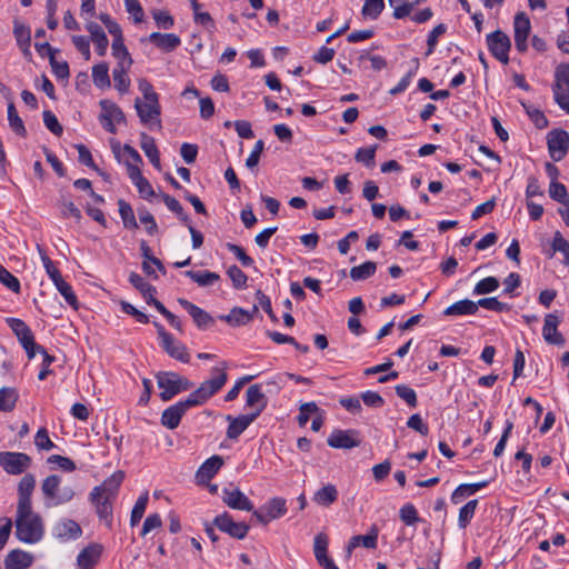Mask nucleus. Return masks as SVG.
Returning <instances> with one entry per match:
<instances>
[{"label": "nucleus", "instance_id": "nucleus-13", "mask_svg": "<svg viewBox=\"0 0 569 569\" xmlns=\"http://www.w3.org/2000/svg\"><path fill=\"white\" fill-rule=\"evenodd\" d=\"M179 305L188 311L193 322L200 330L208 329L214 325V319L203 309L184 298L178 299Z\"/></svg>", "mask_w": 569, "mask_h": 569}, {"label": "nucleus", "instance_id": "nucleus-33", "mask_svg": "<svg viewBox=\"0 0 569 569\" xmlns=\"http://www.w3.org/2000/svg\"><path fill=\"white\" fill-rule=\"evenodd\" d=\"M477 313V305L469 299L459 300L445 309L446 316H468Z\"/></svg>", "mask_w": 569, "mask_h": 569}, {"label": "nucleus", "instance_id": "nucleus-9", "mask_svg": "<svg viewBox=\"0 0 569 569\" xmlns=\"http://www.w3.org/2000/svg\"><path fill=\"white\" fill-rule=\"evenodd\" d=\"M547 144L553 161H561L569 150V133L562 129L551 130L547 136Z\"/></svg>", "mask_w": 569, "mask_h": 569}, {"label": "nucleus", "instance_id": "nucleus-52", "mask_svg": "<svg viewBox=\"0 0 569 569\" xmlns=\"http://www.w3.org/2000/svg\"><path fill=\"white\" fill-rule=\"evenodd\" d=\"M111 48L113 57L119 61H124V64L132 66L133 61L123 43V38L113 39Z\"/></svg>", "mask_w": 569, "mask_h": 569}, {"label": "nucleus", "instance_id": "nucleus-46", "mask_svg": "<svg viewBox=\"0 0 569 569\" xmlns=\"http://www.w3.org/2000/svg\"><path fill=\"white\" fill-rule=\"evenodd\" d=\"M61 478L57 475L48 476L41 483V490L47 500L52 501L59 491Z\"/></svg>", "mask_w": 569, "mask_h": 569}, {"label": "nucleus", "instance_id": "nucleus-35", "mask_svg": "<svg viewBox=\"0 0 569 569\" xmlns=\"http://www.w3.org/2000/svg\"><path fill=\"white\" fill-rule=\"evenodd\" d=\"M220 319L233 327L244 326L252 320V313L242 309L233 308L228 315L220 316Z\"/></svg>", "mask_w": 569, "mask_h": 569}, {"label": "nucleus", "instance_id": "nucleus-31", "mask_svg": "<svg viewBox=\"0 0 569 569\" xmlns=\"http://www.w3.org/2000/svg\"><path fill=\"white\" fill-rule=\"evenodd\" d=\"M7 323L14 332L21 345L28 343L31 346V339H34V337L24 321L17 318H8Z\"/></svg>", "mask_w": 569, "mask_h": 569}, {"label": "nucleus", "instance_id": "nucleus-44", "mask_svg": "<svg viewBox=\"0 0 569 569\" xmlns=\"http://www.w3.org/2000/svg\"><path fill=\"white\" fill-rule=\"evenodd\" d=\"M129 281L136 289H138L142 293L146 300L152 299V296H154L156 288L148 283L147 281H144V279L137 272L130 273Z\"/></svg>", "mask_w": 569, "mask_h": 569}, {"label": "nucleus", "instance_id": "nucleus-40", "mask_svg": "<svg viewBox=\"0 0 569 569\" xmlns=\"http://www.w3.org/2000/svg\"><path fill=\"white\" fill-rule=\"evenodd\" d=\"M263 510H267L269 516L274 520L286 515L287 502L284 498L274 497L263 505Z\"/></svg>", "mask_w": 569, "mask_h": 569}, {"label": "nucleus", "instance_id": "nucleus-7", "mask_svg": "<svg viewBox=\"0 0 569 569\" xmlns=\"http://www.w3.org/2000/svg\"><path fill=\"white\" fill-rule=\"evenodd\" d=\"M99 104L102 110L99 117L102 127L108 132L116 133V123H126V116L123 111L110 100H101Z\"/></svg>", "mask_w": 569, "mask_h": 569}, {"label": "nucleus", "instance_id": "nucleus-57", "mask_svg": "<svg viewBox=\"0 0 569 569\" xmlns=\"http://www.w3.org/2000/svg\"><path fill=\"white\" fill-rule=\"evenodd\" d=\"M227 273L234 288L242 289L247 286L248 277L238 266H230Z\"/></svg>", "mask_w": 569, "mask_h": 569}, {"label": "nucleus", "instance_id": "nucleus-53", "mask_svg": "<svg viewBox=\"0 0 569 569\" xmlns=\"http://www.w3.org/2000/svg\"><path fill=\"white\" fill-rule=\"evenodd\" d=\"M0 283H2L4 287H7L9 290H11L14 293H19L21 290L19 279L1 264H0Z\"/></svg>", "mask_w": 569, "mask_h": 569}, {"label": "nucleus", "instance_id": "nucleus-25", "mask_svg": "<svg viewBox=\"0 0 569 569\" xmlns=\"http://www.w3.org/2000/svg\"><path fill=\"white\" fill-rule=\"evenodd\" d=\"M33 562V556L30 552L14 549L10 551L4 559L6 569H27Z\"/></svg>", "mask_w": 569, "mask_h": 569}, {"label": "nucleus", "instance_id": "nucleus-16", "mask_svg": "<svg viewBox=\"0 0 569 569\" xmlns=\"http://www.w3.org/2000/svg\"><path fill=\"white\" fill-rule=\"evenodd\" d=\"M163 342L160 343L163 350L173 359L188 363L190 361V355L187 347L177 341L169 332H163Z\"/></svg>", "mask_w": 569, "mask_h": 569}, {"label": "nucleus", "instance_id": "nucleus-14", "mask_svg": "<svg viewBox=\"0 0 569 569\" xmlns=\"http://www.w3.org/2000/svg\"><path fill=\"white\" fill-rule=\"evenodd\" d=\"M560 318L555 313H548L545 317V323L542 327V336L547 343L555 346H563L566 340L561 332L558 331L560 325Z\"/></svg>", "mask_w": 569, "mask_h": 569}, {"label": "nucleus", "instance_id": "nucleus-39", "mask_svg": "<svg viewBox=\"0 0 569 569\" xmlns=\"http://www.w3.org/2000/svg\"><path fill=\"white\" fill-rule=\"evenodd\" d=\"M184 276L190 278L192 281L198 283L201 287L211 286L220 279V276L212 271H193L188 270L184 272Z\"/></svg>", "mask_w": 569, "mask_h": 569}, {"label": "nucleus", "instance_id": "nucleus-60", "mask_svg": "<svg viewBox=\"0 0 569 569\" xmlns=\"http://www.w3.org/2000/svg\"><path fill=\"white\" fill-rule=\"evenodd\" d=\"M43 122L47 129L54 136L60 137L62 134L63 128L50 110L43 111Z\"/></svg>", "mask_w": 569, "mask_h": 569}, {"label": "nucleus", "instance_id": "nucleus-17", "mask_svg": "<svg viewBox=\"0 0 569 569\" xmlns=\"http://www.w3.org/2000/svg\"><path fill=\"white\" fill-rule=\"evenodd\" d=\"M102 551L103 547L100 543H90L83 548L77 557V565L79 569H94L100 560Z\"/></svg>", "mask_w": 569, "mask_h": 569}, {"label": "nucleus", "instance_id": "nucleus-54", "mask_svg": "<svg viewBox=\"0 0 569 569\" xmlns=\"http://www.w3.org/2000/svg\"><path fill=\"white\" fill-rule=\"evenodd\" d=\"M477 310L479 307H482L488 310L497 311V312H505L510 310V306L499 301L497 298H481L477 302Z\"/></svg>", "mask_w": 569, "mask_h": 569}, {"label": "nucleus", "instance_id": "nucleus-27", "mask_svg": "<svg viewBox=\"0 0 569 569\" xmlns=\"http://www.w3.org/2000/svg\"><path fill=\"white\" fill-rule=\"evenodd\" d=\"M140 147L146 157L157 170H161L160 154L156 141L149 134L142 132L140 134Z\"/></svg>", "mask_w": 569, "mask_h": 569}, {"label": "nucleus", "instance_id": "nucleus-61", "mask_svg": "<svg viewBox=\"0 0 569 569\" xmlns=\"http://www.w3.org/2000/svg\"><path fill=\"white\" fill-rule=\"evenodd\" d=\"M13 34L19 47L31 42L30 29L18 21H14Z\"/></svg>", "mask_w": 569, "mask_h": 569}, {"label": "nucleus", "instance_id": "nucleus-58", "mask_svg": "<svg viewBox=\"0 0 569 569\" xmlns=\"http://www.w3.org/2000/svg\"><path fill=\"white\" fill-rule=\"evenodd\" d=\"M401 521L407 526H412L420 520L418 511L412 503L402 506L399 512Z\"/></svg>", "mask_w": 569, "mask_h": 569}, {"label": "nucleus", "instance_id": "nucleus-30", "mask_svg": "<svg viewBox=\"0 0 569 569\" xmlns=\"http://www.w3.org/2000/svg\"><path fill=\"white\" fill-rule=\"evenodd\" d=\"M131 66L124 64V61H119L117 67L112 71V77L114 81V88L120 93L128 92L130 88V79L128 77V70Z\"/></svg>", "mask_w": 569, "mask_h": 569}, {"label": "nucleus", "instance_id": "nucleus-3", "mask_svg": "<svg viewBox=\"0 0 569 569\" xmlns=\"http://www.w3.org/2000/svg\"><path fill=\"white\" fill-rule=\"evenodd\" d=\"M156 378L158 387L161 389L160 398L163 401H169L176 395L188 391L193 387L189 379L173 371H161Z\"/></svg>", "mask_w": 569, "mask_h": 569}, {"label": "nucleus", "instance_id": "nucleus-41", "mask_svg": "<svg viewBox=\"0 0 569 569\" xmlns=\"http://www.w3.org/2000/svg\"><path fill=\"white\" fill-rule=\"evenodd\" d=\"M18 392L14 388L3 387L0 389V411L9 412L16 407Z\"/></svg>", "mask_w": 569, "mask_h": 569}, {"label": "nucleus", "instance_id": "nucleus-38", "mask_svg": "<svg viewBox=\"0 0 569 569\" xmlns=\"http://www.w3.org/2000/svg\"><path fill=\"white\" fill-rule=\"evenodd\" d=\"M377 533L373 535H365V536H353L346 548L347 556L350 557L353 549L359 547L360 545L368 549H373L377 547Z\"/></svg>", "mask_w": 569, "mask_h": 569}, {"label": "nucleus", "instance_id": "nucleus-29", "mask_svg": "<svg viewBox=\"0 0 569 569\" xmlns=\"http://www.w3.org/2000/svg\"><path fill=\"white\" fill-rule=\"evenodd\" d=\"M352 431L336 430L328 438L331 448L351 449L359 446V441L352 438Z\"/></svg>", "mask_w": 569, "mask_h": 569}, {"label": "nucleus", "instance_id": "nucleus-45", "mask_svg": "<svg viewBox=\"0 0 569 569\" xmlns=\"http://www.w3.org/2000/svg\"><path fill=\"white\" fill-rule=\"evenodd\" d=\"M377 264L372 261H367L360 266L353 267L350 270V277L355 281H361L375 274Z\"/></svg>", "mask_w": 569, "mask_h": 569}, {"label": "nucleus", "instance_id": "nucleus-18", "mask_svg": "<svg viewBox=\"0 0 569 569\" xmlns=\"http://www.w3.org/2000/svg\"><path fill=\"white\" fill-rule=\"evenodd\" d=\"M223 502L236 510L251 511L253 510V503L249 498L238 488L223 489Z\"/></svg>", "mask_w": 569, "mask_h": 569}, {"label": "nucleus", "instance_id": "nucleus-55", "mask_svg": "<svg viewBox=\"0 0 569 569\" xmlns=\"http://www.w3.org/2000/svg\"><path fill=\"white\" fill-rule=\"evenodd\" d=\"M499 288V281L496 277H487L480 280L473 289L475 295H487Z\"/></svg>", "mask_w": 569, "mask_h": 569}, {"label": "nucleus", "instance_id": "nucleus-1", "mask_svg": "<svg viewBox=\"0 0 569 569\" xmlns=\"http://www.w3.org/2000/svg\"><path fill=\"white\" fill-rule=\"evenodd\" d=\"M16 536L24 543L39 542L44 533L41 516L32 510V507L17 508Z\"/></svg>", "mask_w": 569, "mask_h": 569}, {"label": "nucleus", "instance_id": "nucleus-19", "mask_svg": "<svg viewBox=\"0 0 569 569\" xmlns=\"http://www.w3.org/2000/svg\"><path fill=\"white\" fill-rule=\"evenodd\" d=\"M81 535V527L71 519H62L53 527V536L61 541L76 540Z\"/></svg>", "mask_w": 569, "mask_h": 569}, {"label": "nucleus", "instance_id": "nucleus-42", "mask_svg": "<svg viewBox=\"0 0 569 569\" xmlns=\"http://www.w3.org/2000/svg\"><path fill=\"white\" fill-rule=\"evenodd\" d=\"M118 206H119V214H120V217L122 219L124 228L137 229L138 228V223H137V220H136V217H134L133 209L130 206V203H128L123 199H119L118 200Z\"/></svg>", "mask_w": 569, "mask_h": 569}, {"label": "nucleus", "instance_id": "nucleus-34", "mask_svg": "<svg viewBox=\"0 0 569 569\" xmlns=\"http://www.w3.org/2000/svg\"><path fill=\"white\" fill-rule=\"evenodd\" d=\"M487 486L486 481L477 483H463L458 486L451 495V501L455 505L462 502V500Z\"/></svg>", "mask_w": 569, "mask_h": 569}, {"label": "nucleus", "instance_id": "nucleus-6", "mask_svg": "<svg viewBox=\"0 0 569 569\" xmlns=\"http://www.w3.org/2000/svg\"><path fill=\"white\" fill-rule=\"evenodd\" d=\"M31 457L23 452H0V466L9 475L23 473L31 466Z\"/></svg>", "mask_w": 569, "mask_h": 569}, {"label": "nucleus", "instance_id": "nucleus-4", "mask_svg": "<svg viewBox=\"0 0 569 569\" xmlns=\"http://www.w3.org/2000/svg\"><path fill=\"white\" fill-rule=\"evenodd\" d=\"M552 92L557 104L569 113V63H560L556 68Z\"/></svg>", "mask_w": 569, "mask_h": 569}, {"label": "nucleus", "instance_id": "nucleus-62", "mask_svg": "<svg viewBox=\"0 0 569 569\" xmlns=\"http://www.w3.org/2000/svg\"><path fill=\"white\" fill-rule=\"evenodd\" d=\"M34 445L39 450H51L56 446L51 441L48 430L46 428H40L34 437Z\"/></svg>", "mask_w": 569, "mask_h": 569}, {"label": "nucleus", "instance_id": "nucleus-47", "mask_svg": "<svg viewBox=\"0 0 569 569\" xmlns=\"http://www.w3.org/2000/svg\"><path fill=\"white\" fill-rule=\"evenodd\" d=\"M385 9L383 0H365L361 14L365 19L376 20Z\"/></svg>", "mask_w": 569, "mask_h": 569}, {"label": "nucleus", "instance_id": "nucleus-20", "mask_svg": "<svg viewBox=\"0 0 569 569\" xmlns=\"http://www.w3.org/2000/svg\"><path fill=\"white\" fill-rule=\"evenodd\" d=\"M257 419V413L241 415L238 417L227 416L229 426L227 429L228 439L236 440Z\"/></svg>", "mask_w": 569, "mask_h": 569}, {"label": "nucleus", "instance_id": "nucleus-5", "mask_svg": "<svg viewBox=\"0 0 569 569\" xmlns=\"http://www.w3.org/2000/svg\"><path fill=\"white\" fill-rule=\"evenodd\" d=\"M134 109L142 124L147 126L149 129L161 128V108L159 101L141 100L137 98L134 100Z\"/></svg>", "mask_w": 569, "mask_h": 569}, {"label": "nucleus", "instance_id": "nucleus-8", "mask_svg": "<svg viewBox=\"0 0 569 569\" xmlns=\"http://www.w3.org/2000/svg\"><path fill=\"white\" fill-rule=\"evenodd\" d=\"M487 44L491 54L500 62L507 64L509 62V50L511 41L509 37L501 30H496L487 34Z\"/></svg>", "mask_w": 569, "mask_h": 569}, {"label": "nucleus", "instance_id": "nucleus-50", "mask_svg": "<svg viewBox=\"0 0 569 569\" xmlns=\"http://www.w3.org/2000/svg\"><path fill=\"white\" fill-rule=\"evenodd\" d=\"M161 198H162L164 204L167 206V208L170 211H172L173 213H176L182 223H189V220H190L189 216L184 212L182 206L176 198H173L167 193H163L161 196Z\"/></svg>", "mask_w": 569, "mask_h": 569}, {"label": "nucleus", "instance_id": "nucleus-26", "mask_svg": "<svg viewBox=\"0 0 569 569\" xmlns=\"http://www.w3.org/2000/svg\"><path fill=\"white\" fill-rule=\"evenodd\" d=\"M148 40L164 52H171L181 44L180 38L174 33L152 32Z\"/></svg>", "mask_w": 569, "mask_h": 569}, {"label": "nucleus", "instance_id": "nucleus-56", "mask_svg": "<svg viewBox=\"0 0 569 569\" xmlns=\"http://www.w3.org/2000/svg\"><path fill=\"white\" fill-rule=\"evenodd\" d=\"M377 146L360 148L357 150L355 154V159L357 162L363 163L367 167L375 166V157H376Z\"/></svg>", "mask_w": 569, "mask_h": 569}, {"label": "nucleus", "instance_id": "nucleus-63", "mask_svg": "<svg viewBox=\"0 0 569 569\" xmlns=\"http://www.w3.org/2000/svg\"><path fill=\"white\" fill-rule=\"evenodd\" d=\"M152 17L160 29H170L174 24L173 17L168 12L163 10H154L152 12Z\"/></svg>", "mask_w": 569, "mask_h": 569}, {"label": "nucleus", "instance_id": "nucleus-11", "mask_svg": "<svg viewBox=\"0 0 569 569\" xmlns=\"http://www.w3.org/2000/svg\"><path fill=\"white\" fill-rule=\"evenodd\" d=\"M213 525L222 532L228 533L232 538L243 539L249 531V526L244 522H236L228 512L217 516Z\"/></svg>", "mask_w": 569, "mask_h": 569}, {"label": "nucleus", "instance_id": "nucleus-49", "mask_svg": "<svg viewBox=\"0 0 569 569\" xmlns=\"http://www.w3.org/2000/svg\"><path fill=\"white\" fill-rule=\"evenodd\" d=\"M148 500H149L148 492H144L137 499V501L132 508L131 516H130L131 527H134L136 525H138L139 521L142 519L143 513L147 508V505H148Z\"/></svg>", "mask_w": 569, "mask_h": 569}, {"label": "nucleus", "instance_id": "nucleus-22", "mask_svg": "<svg viewBox=\"0 0 569 569\" xmlns=\"http://www.w3.org/2000/svg\"><path fill=\"white\" fill-rule=\"evenodd\" d=\"M36 487V478L32 473H26L18 485L17 508L32 507L31 497Z\"/></svg>", "mask_w": 569, "mask_h": 569}, {"label": "nucleus", "instance_id": "nucleus-36", "mask_svg": "<svg viewBox=\"0 0 569 569\" xmlns=\"http://www.w3.org/2000/svg\"><path fill=\"white\" fill-rule=\"evenodd\" d=\"M92 81L99 89H106L111 86L109 67L106 62H101L92 67Z\"/></svg>", "mask_w": 569, "mask_h": 569}, {"label": "nucleus", "instance_id": "nucleus-51", "mask_svg": "<svg viewBox=\"0 0 569 569\" xmlns=\"http://www.w3.org/2000/svg\"><path fill=\"white\" fill-rule=\"evenodd\" d=\"M549 196L551 199L569 207V196L563 183L551 181L549 186Z\"/></svg>", "mask_w": 569, "mask_h": 569}, {"label": "nucleus", "instance_id": "nucleus-32", "mask_svg": "<svg viewBox=\"0 0 569 569\" xmlns=\"http://www.w3.org/2000/svg\"><path fill=\"white\" fill-rule=\"evenodd\" d=\"M338 499V490L336 486L328 483L317 490L313 495L312 500L322 507H329L333 502H336Z\"/></svg>", "mask_w": 569, "mask_h": 569}, {"label": "nucleus", "instance_id": "nucleus-10", "mask_svg": "<svg viewBox=\"0 0 569 569\" xmlns=\"http://www.w3.org/2000/svg\"><path fill=\"white\" fill-rule=\"evenodd\" d=\"M531 31V24L528 16L525 12H518L513 20V39L516 49L523 53L528 49V37Z\"/></svg>", "mask_w": 569, "mask_h": 569}, {"label": "nucleus", "instance_id": "nucleus-15", "mask_svg": "<svg viewBox=\"0 0 569 569\" xmlns=\"http://www.w3.org/2000/svg\"><path fill=\"white\" fill-rule=\"evenodd\" d=\"M124 479V472L118 470L107 478L100 486L92 489V496H102L111 499H116L118 490Z\"/></svg>", "mask_w": 569, "mask_h": 569}, {"label": "nucleus", "instance_id": "nucleus-64", "mask_svg": "<svg viewBox=\"0 0 569 569\" xmlns=\"http://www.w3.org/2000/svg\"><path fill=\"white\" fill-rule=\"evenodd\" d=\"M50 61V66L52 68V72L54 73V76L58 78V79H68L69 76H70V70H69V64L67 61H57L56 60V56H52L50 57L49 59Z\"/></svg>", "mask_w": 569, "mask_h": 569}, {"label": "nucleus", "instance_id": "nucleus-37", "mask_svg": "<svg viewBox=\"0 0 569 569\" xmlns=\"http://www.w3.org/2000/svg\"><path fill=\"white\" fill-rule=\"evenodd\" d=\"M328 537L325 533H318L315 537L313 552L318 563L322 567L330 562L332 559L327 555Z\"/></svg>", "mask_w": 569, "mask_h": 569}, {"label": "nucleus", "instance_id": "nucleus-28", "mask_svg": "<svg viewBox=\"0 0 569 569\" xmlns=\"http://www.w3.org/2000/svg\"><path fill=\"white\" fill-rule=\"evenodd\" d=\"M87 30L91 36V40L94 43L97 53L100 57H103L107 53L109 46V40L103 29L96 22H89L87 24Z\"/></svg>", "mask_w": 569, "mask_h": 569}, {"label": "nucleus", "instance_id": "nucleus-2", "mask_svg": "<svg viewBox=\"0 0 569 569\" xmlns=\"http://www.w3.org/2000/svg\"><path fill=\"white\" fill-rule=\"evenodd\" d=\"M227 362H222L221 367L211 369V378L204 380L194 391L187 398L192 401V406H201L214 396L227 382Z\"/></svg>", "mask_w": 569, "mask_h": 569}, {"label": "nucleus", "instance_id": "nucleus-12", "mask_svg": "<svg viewBox=\"0 0 569 569\" xmlns=\"http://www.w3.org/2000/svg\"><path fill=\"white\" fill-rule=\"evenodd\" d=\"M192 407V401H189L188 398L168 407L161 415L162 426L171 430L176 429L179 426L186 411Z\"/></svg>", "mask_w": 569, "mask_h": 569}, {"label": "nucleus", "instance_id": "nucleus-21", "mask_svg": "<svg viewBox=\"0 0 569 569\" xmlns=\"http://www.w3.org/2000/svg\"><path fill=\"white\" fill-rule=\"evenodd\" d=\"M223 466V459L220 456H212L207 459L197 470L196 479L198 483L209 482Z\"/></svg>", "mask_w": 569, "mask_h": 569}, {"label": "nucleus", "instance_id": "nucleus-48", "mask_svg": "<svg viewBox=\"0 0 569 569\" xmlns=\"http://www.w3.org/2000/svg\"><path fill=\"white\" fill-rule=\"evenodd\" d=\"M478 505V500L473 499L468 501L463 507L459 510L458 525L461 529H465L471 521L475 516L476 508Z\"/></svg>", "mask_w": 569, "mask_h": 569}, {"label": "nucleus", "instance_id": "nucleus-43", "mask_svg": "<svg viewBox=\"0 0 569 569\" xmlns=\"http://www.w3.org/2000/svg\"><path fill=\"white\" fill-rule=\"evenodd\" d=\"M8 121L13 132H16L18 136L22 138L27 136L24 123L22 119L19 117L13 102H10L8 104Z\"/></svg>", "mask_w": 569, "mask_h": 569}, {"label": "nucleus", "instance_id": "nucleus-24", "mask_svg": "<svg viewBox=\"0 0 569 569\" xmlns=\"http://www.w3.org/2000/svg\"><path fill=\"white\" fill-rule=\"evenodd\" d=\"M246 406L253 408L252 413H257V417L263 411L267 406V398L261 390L259 383L251 385L246 391Z\"/></svg>", "mask_w": 569, "mask_h": 569}, {"label": "nucleus", "instance_id": "nucleus-59", "mask_svg": "<svg viewBox=\"0 0 569 569\" xmlns=\"http://www.w3.org/2000/svg\"><path fill=\"white\" fill-rule=\"evenodd\" d=\"M395 390L397 396L405 400L409 407L415 408L417 406V393L412 388L406 385H398L395 387Z\"/></svg>", "mask_w": 569, "mask_h": 569}, {"label": "nucleus", "instance_id": "nucleus-23", "mask_svg": "<svg viewBox=\"0 0 569 569\" xmlns=\"http://www.w3.org/2000/svg\"><path fill=\"white\" fill-rule=\"evenodd\" d=\"M114 499L97 496L93 497L90 492V501L96 508V512L100 520H102L109 529L112 527V502Z\"/></svg>", "mask_w": 569, "mask_h": 569}]
</instances>
